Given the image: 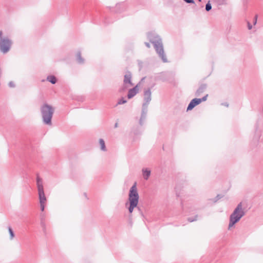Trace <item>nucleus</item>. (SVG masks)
I'll return each mask as SVG.
<instances>
[{
  "label": "nucleus",
  "mask_w": 263,
  "mask_h": 263,
  "mask_svg": "<svg viewBox=\"0 0 263 263\" xmlns=\"http://www.w3.org/2000/svg\"><path fill=\"white\" fill-rule=\"evenodd\" d=\"M175 190L176 192V195L177 197H179L180 196V192L179 190H180V187L179 186L178 184L176 185L175 187Z\"/></svg>",
  "instance_id": "bb28decb"
},
{
  "label": "nucleus",
  "mask_w": 263,
  "mask_h": 263,
  "mask_svg": "<svg viewBox=\"0 0 263 263\" xmlns=\"http://www.w3.org/2000/svg\"><path fill=\"white\" fill-rule=\"evenodd\" d=\"M144 102L142 105L141 116L140 118V122L142 123V120H145L147 116L148 111V105L152 100L151 88L148 87L145 88L143 92Z\"/></svg>",
  "instance_id": "39448f33"
},
{
  "label": "nucleus",
  "mask_w": 263,
  "mask_h": 263,
  "mask_svg": "<svg viewBox=\"0 0 263 263\" xmlns=\"http://www.w3.org/2000/svg\"><path fill=\"white\" fill-rule=\"evenodd\" d=\"M12 41L8 37H4L0 41V51L3 53H7L10 49Z\"/></svg>",
  "instance_id": "6e6552de"
},
{
  "label": "nucleus",
  "mask_w": 263,
  "mask_h": 263,
  "mask_svg": "<svg viewBox=\"0 0 263 263\" xmlns=\"http://www.w3.org/2000/svg\"><path fill=\"white\" fill-rule=\"evenodd\" d=\"M41 217V226L42 228L44 233L46 235V224H45V218L46 216L44 213H42L40 215Z\"/></svg>",
  "instance_id": "dca6fc26"
},
{
  "label": "nucleus",
  "mask_w": 263,
  "mask_h": 263,
  "mask_svg": "<svg viewBox=\"0 0 263 263\" xmlns=\"http://www.w3.org/2000/svg\"><path fill=\"white\" fill-rule=\"evenodd\" d=\"M116 14L117 13H120L124 11L126 9V5L124 3H121L116 4ZM117 19V16L116 15V20Z\"/></svg>",
  "instance_id": "4468645a"
},
{
  "label": "nucleus",
  "mask_w": 263,
  "mask_h": 263,
  "mask_svg": "<svg viewBox=\"0 0 263 263\" xmlns=\"http://www.w3.org/2000/svg\"><path fill=\"white\" fill-rule=\"evenodd\" d=\"M223 196H224V195H223L222 194H217V196L214 198L211 199L210 200H212L213 202L215 203L218 200H219V199L222 198Z\"/></svg>",
  "instance_id": "5701e85b"
},
{
  "label": "nucleus",
  "mask_w": 263,
  "mask_h": 263,
  "mask_svg": "<svg viewBox=\"0 0 263 263\" xmlns=\"http://www.w3.org/2000/svg\"><path fill=\"white\" fill-rule=\"evenodd\" d=\"M247 27L249 30H251L252 29V25L249 22H247Z\"/></svg>",
  "instance_id": "72a5a7b5"
},
{
  "label": "nucleus",
  "mask_w": 263,
  "mask_h": 263,
  "mask_svg": "<svg viewBox=\"0 0 263 263\" xmlns=\"http://www.w3.org/2000/svg\"><path fill=\"white\" fill-rule=\"evenodd\" d=\"M147 37L149 42L152 43L156 50V53L161 58L163 63H166L167 59L164 53L163 46L161 37L153 31L148 32L147 33Z\"/></svg>",
  "instance_id": "f257e3e1"
},
{
  "label": "nucleus",
  "mask_w": 263,
  "mask_h": 263,
  "mask_svg": "<svg viewBox=\"0 0 263 263\" xmlns=\"http://www.w3.org/2000/svg\"><path fill=\"white\" fill-rule=\"evenodd\" d=\"M127 102V100L123 97H122L120 99H119L116 103V106L118 105H122L126 103Z\"/></svg>",
  "instance_id": "412c9836"
},
{
  "label": "nucleus",
  "mask_w": 263,
  "mask_h": 263,
  "mask_svg": "<svg viewBox=\"0 0 263 263\" xmlns=\"http://www.w3.org/2000/svg\"><path fill=\"white\" fill-rule=\"evenodd\" d=\"M143 121L144 120H142V123H141L139 120V125H134L132 127L131 133L133 134V139L134 141L138 140L143 132L144 128L142 126L143 125Z\"/></svg>",
  "instance_id": "0eeeda50"
},
{
  "label": "nucleus",
  "mask_w": 263,
  "mask_h": 263,
  "mask_svg": "<svg viewBox=\"0 0 263 263\" xmlns=\"http://www.w3.org/2000/svg\"><path fill=\"white\" fill-rule=\"evenodd\" d=\"M116 128H117L118 127V123L117 122H116Z\"/></svg>",
  "instance_id": "a19ab883"
},
{
  "label": "nucleus",
  "mask_w": 263,
  "mask_h": 263,
  "mask_svg": "<svg viewBox=\"0 0 263 263\" xmlns=\"http://www.w3.org/2000/svg\"><path fill=\"white\" fill-rule=\"evenodd\" d=\"M142 176L144 180H147L149 178L151 174V170L147 167L142 169Z\"/></svg>",
  "instance_id": "2eb2a0df"
},
{
  "label": "nucleus",
  "mask_w": 263,
  "mask_h": 263,
  "mask_svg": "<svg viewBox=\"0 0 263 263\" xmlns=\"http://www.w3.org/2000/svg\"><path fill=\"white\" fill-rule=\"evenodd\" d=\"M99 145L100 146V149L103 152H106L107 148L106 147L105 143L103 139H99Z\"/></svg>",
  "instance_id": "6ab92c4d"
},
{
  "label": "nucleus",
  "mask_w": 263,
  "mask_h": 263,
  "mask_svg": "<svg viewBox=\"0 0 263 263\" xmlns=\"http://www.w3.org/2000/svg\"><path fill=\"white\" fill-rule=\"evenodd\" d=\"M129 85L128 84H125L123 82L122 86L119 88L118 91L119 93H122L128 89V88L129 87Z\"/></svg>",
  "instance_id": "aec40b11"
},
{
  "label": "nucleus",
  "mask_w": 263,
  "mask_h": 263,
  "mask_svg": "<svg viewBox=\"0 0 263 263\" xmlns=\"http://www.w3.org/2000/svg\"><path fill=\"white\" fill-rule=\"evenodd\" d=\"M9 233L10 234V239L12 240L14 237V233L11 227H8V228Z\"/></svg>",
  "instance_id": "4be33fe9"
},
{
  "label": "nucleus",
  "mask_w": 263,
  "mask_h": 263,
  "mask_svg": "<svg viewBox=\"0 0 263 263\" xmlns=\"http://www.w3.org/2000/svg\"><path fill=\"white\" fill-rule=\"evenodd\" d=\"M47 80L52 84H54L57 82V78L53 75H49L47 77Z\"/></svg>",
  "instance_id": "a211bd4d"
},
{
  "label": "nucleus",
  "mask_w": 263,
  "mask_h": 263,
  "mask_svg": "<svg viewBox=\"0 0 263 263\" xmlns=\"http://www.w3.org/2000/svg\"><path fill=\"white\" fill-rule=\"evenodd\" d=\"M8 86L10 87L14 88L15 86L14 83L13 81H10L8 83Z\"/></svg>",
  "instance_id": "2f4dec72"
},
{
  "label": "nucleus",
  "mask_w": 263,
  "mask_h": 263,
  "mask_svg": "<svg viewBox=\"0 0 263 263\" xmlns=\"http://www.w3.org/2000/svg\"><path fill=\"white\" fill-rule=\"evenodd\" d=\"M3 39H4L3 37V32L2 31H0V41Z\"/></svg>",
  "instance_id": "e433bc0d"
},
{
  "label": "nucleus",
  "mask_w": 263,
  "mask_h": 263,
  "mask_svg": "<svg viewBox=\"0 0 263 263\" xmlns=\"http://www.w3.org/2000/svg\"><path fill=\"white\" fill-rule=\"evenodd\" d=\"M135 209H136V210L137 211L138 213H139V215H140L141 216V217H142L143 218H144V214H143L141 208L138 205V204L137 205V206L135 208Z\"/></svg>",
  "instance_id": "393cba45"
},
{
  "label": "nucleus",
  "mask_w": 263,
  "mask_h": 263,
  "mask_svg": "<svg viewBox=\"0 0 263 263\" xmlns=\"http://www.w3.org/2000/svg\"><path fill=\"white\" fill-rule=\"evenodd\" d=\"M144 44L146 46V47H147L148 48H149L151 47V45H150L149 43L145 42Z\"/></svg>",
  "instance_id": "f704fd0d"
},
{
  "label": "nucleus",
  "mask_w": 263,
  "mask_h": 263,
  "mask_svg": "<svg viewBox=\"0 0 263 263\" xmlns=\"http://www.w3.org/2000/svg\"><path fill=\"white\" fill-rule=\"evenodd\" d=\"M201 103L199 100V98H195L191 100L189 103L187 108L186 111H191L193 109L194 107L200 104Z\"/></svg>",
  "instance_id": "9d476101"
},
{
  "label": "nucleus",
  "mask_w": 263,
  "mask_h": 263,
  "mask_svg": "<svg viewBox=\"0 0 263 263\" xmlns=\"http://www.w3.org/2000/svg\"><path fill=\"white\" fill-rule=\"evenodd\" d=\"M127 223H128V225L129 226V228H131L132 227L133 224V220H132V216H128Z\"/></svg>",
  "instance_id": "cd10ccee"
},
{
  "label": "nucleus",
  "mask_w": 263,
  "mask_h": 263,
  "mask_svg": "<svg viewBox=\"0 0 263 263\" xmlns=\"http://www.w3.org/2000/svg\"><path fill=\"white\" fill-rule=\"evenodd\" d=\"M199 2H201V0H198Z\"/></svg>",
  "instance_id": "37998d69"
},
{
  "label": "nucleus",
  "mask_w": 263,
  "mask_h": 263,
  "mask_svg": "<svg viewBox=\"0 0 263 263\" xmlns=\"http://www.w3.org/2000/svg\"><path fill=\"white\" fill-rule=\"evenodd\" d=\"M205 9L206 11L209 12L212 9V5L210 3V1H209L207 3L205 4Z\"/></svg>",
  "instance_id": "a878e982"
},
{
  "label": "nucleus",
  "mask_w": 263,
  "mask_h": 263,
  "mask_svg": "<svg viewBox=\"0 0 263 263\" xmlns=\"http://www.w3.org/2000/svg\"><path fill=\"white\" fill-rule=\"evenodd\" d=\"M221 105H223V106H225L226 107H228L229 106V104L227 102L222 103H221Z\"/></svg>",
  "instance_id": "c9c22d12"
},
{
  "label": "nucleus",
  "mask_w": 263,
  "mask_h": 263,
  "mask_svg": "<svg viewBox=\"0 0 263 263\" xmlns=\"http://www.w3.org/2000/svg\"><path fill=\"white\" fill-rule=\"evenodd\" d=\"M246 215V212L242 208V202H239L230 215L228 229L234 228L241 218Z\"/></svg>",
  "instance_id": "7ed1b4c3"
},
{
  "label": "nucleus",
  "mask_w": 263,
  "mask_h": 263,
  "mask_svg": "<svg viewBox=\"0 0 263 263\" xmlns=\"http://www.w3.org/2000/svg\"><path fill=\"white\" fill-rule=\"evenodd\" d=\"M76 57H77V61L78 63H79L80 64H82L84 63V59L81 57V53L80 51H79L77 52Z\"/></svg>",
  "instance_id": "f3484780"
},
{
  "label": "nucleus",
  "mask_w": 263,
  "mask_h": 263,
  "mask_svg": "<svg viewBox=\"0 0 263 263\" xmlns=\"http://www.w3.org/2000/svg\"><path fill=\"white\" fill-rule=\"evenodd\" d=\"M36 185L38 190L41 210L43 212L45 210V204L47 199L44 191L42 179L39 176L36 177Z\"/></svg>",
  "instance_id": "423d86ee"
},
{
  "label": "nucleus",
  "mask_w": 263,
  "mask_h": 263,
  "mask_svg": "<svg viewBox=\"0 0 263 263\" xmlns=\"http://www.w3.org/2000/svg\"><path fill=\"white\" fill-rule=\"evenodd\" d=\"M139 195L138 194L137 182H135L129 189L128 201L125 203V207L128 210L129 215L133 216V212L138 204Z\"/></svg>",
  "instance_id": "f03ea898"
},
{
  "label": "nucleus",
  "mask_w": 263,
  "mask_h": 263,
  "mask_svg": "<svg viewBox=\"0 0 263 263\" xmlns=\"http://www.w3.org/2000/svg\"><path fill=\"white\" fill-rule=\"evenodd\" d=\"M183 1L187 4H195L194 0H183Z\"/></svg>",
  "instance_id": "7c9ffc66"
},
{
  "label": "nucleus",
  "mask_w": 263,
  "mask_h": 263,
  "mask_svg": "<svg viewBox=\"0 0 263 263\" xmlns=\"http://www.w3.org/2000/svg\"><path fill=\"white\" fill-rule=\"evenodd\" d=\"M208 97V94H206L205 96H204L203 97H202L201 98H199V100L200 103H201L202 102L206 101Z\"/></svg>",
  "instance_id": "c85d7f7f"
},
{
  "label": "nucleus",
  "mask_w": 263,
  "mask_h": 263,
  "mask_svg": "<svg viewBox=\"0 0 263 263\" xmlns=\"http://www.w3.org/2000/svg\"><path fill=\"white\" fill-rule=\"evenodd\" d=\"M138 66L139 67V70H141L143 66V62L139 60L138 61Z\"/></svg>",
  "instance_id": "473e14b6"
},
{
  "label": "nucleus",
  "mask_w": 263,
  "mask_h": 263,
  "mask_svg": "<svg viewBox=\"0 0 263 263\" xmlns=\"http://www.w3.org/2000/svg\"><path fill=\"white\" fill-rule=\"evenodd\" d=\"M123 82L125 84H128L129 86L134 85V83L132 82V74L130 71L127 70L125 72V74L124 76Z\"/></svg>",
  "instance_id": "9b49d317"
},
{
  "label": "nucleus",
  "mask_w": 263,
  "mask_h": 263,
  "mask_svg": "<svg viewBox=\"0 0 263 263\" xmlns=\"http://www.w3.org/2000/svg\"><path fill=\"white\" fill-rule=\"evenodd\" d=\"M257 18H258V15L256 14L254 16V19H253V24L254 25L256 24L257 21Z\"/></svg>",
  "instance_id": "c756f323"
},
{
  "label": "nucleus",
  "mask_w": 263,
  "mask_h": 263,
  "mask_svg": "<svg viewBox=\"0 0 263 263\" xmlns=\"http://www.w3.org/2000/svg\"><path fill=\"white\" fill-rule=\"evenodd\" d=\"M140 86V82H139L135 86L129 88L128 90L127 98L128 99L133 98L139 92V87Z\"/></svg>",
  "instance_id": "1a4fd4ad"
},
{
  "label": "nucleus",
  "mask_w": 263,
  "mask_h": 263,
  "mask_svg": "<svg viewBox=\"0 0 263 263\" xmlns=\"http://www.w3.org/2000/svg\"><path fill=\"white\" fill-rule=\"evenodd\" d=\"M145 79V77H143V78L141 79V80H140V83H141L142 82H143V81L144 80V79Z\"/></svg>",
  "instance_id": "58836bf2"
},
{
  "label": "nucleus",
  "mask_w": 263,
  "mask_h": 263,
  "mask_svg": "<svg viewBox=\"0 0 263 263\" xmlns=\"http://www.w3.org/2000/svg\"><path fill=\"white\" fill-rule=\"evenodd\" d=\"M84 195H85V196H86V193H84Z\"/></svg>",
  "instance_id": "79ce46f5"
},
{
  "label": "nucleus",
  "mask_w": 263,
  "mask_h": 263,
  "mask_svg": "<svg viewBox=\"0 0 263 263\" xmlns=\"http://www.w3.org/2000/svg\"><path fill=\"white\" fill-rule=\"evenodd\" d=\"M208 85L206 83H199V86L195 92V95L196 97H199L202 93L207 88Z\"/></svg>",
  "instance_id": "f8f14e48"
},
{
  "label": "nucleus",
  "mask_w": 263,
  "mask_h": 263,
  "mask_svg": "<svg viewBox=\"0 0 263 263\" xmlns=\"http://www.w3.org/2000/svg\"><path fill=\"white\" fill-rule=\"evenodd\" d=\"M40 110L43 123L45 125H51L54 108L51 105L44 103L41 106Z\"/></svg>",
  "instance_id": "20e7f679"
},
{
  "label": "nucleus",
  "mask_w": 263,
  "mask_h": 263,
  "mask_svg": "<svg viewBox=\"0 0 263 263\" xmlns=\"http://www.w3.org/2000/svg\"><path fill=\"white\" fill-rule=\"evenodd\" d=\"M84 100V98L83 97H79V98L78 99V101H83Z\"/></svg>",
  "instance_id": "4c0bfd02"
},
{
  "label": "nucleus",
  "mask_w": 263,
  "mask_h": 263,
  "mask_svg": "<svg viewBox=\"0 0 263 263\" xmlns=\"http://www.w3.org/2000/svg\"><path fill=\"white\" fill-rule=\"evenodd\" d=\"M198 215H195L193 217H189L187 218V220L190 222L195 221L197 220Z\"/></svg>",
  "instance_id": "b1692460"
},
{
  "label": "nucleus",
  "mask_w": 263,
  "mask_h": 263,
  "mask_svg": "<svg viewBox=\"0 0 263 263\" xmlns=\"http://www.w3.org/2000/svg\"><path fill=\"white\" fill-rule=\"evenodd\" d=\"M154 80L156 81H161L165 82L167 80V76L165 72H162L157 73L154 77Z\"/></svg>",
  "instance_id": "ddd939ff"
},
{
  "label": "nucleus",
  "mask_w": 263,
  "mask_h": 263,
  "mask_svg": "<svg viewBox=\"0 0 263 263\" xmlns=\"http://www.w3.org/2000/svg\"><path fill=\"white\" fill-rule=\"evenodd\" d=\"M109 22H107V18H106L105 20L104 21V24H107Z\"/></svg>",
  "instance_id": "ea45409f"
}]
</instances>
